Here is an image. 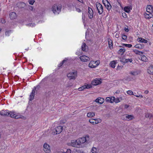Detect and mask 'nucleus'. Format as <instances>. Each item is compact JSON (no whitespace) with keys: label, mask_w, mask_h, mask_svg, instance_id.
<instances>
[{"label":"nucleus","mask_w":153,"mask_h":153,"mask_svg":"<svg viewBox=\"0 0 153 153\" xmlns=\"http://www.w3.org/2000/svg\"><path fill=\"white\" fill-rule=\"evenodd\" d=\"M89 137V136L87 135L85 137L79 138L76 140H72L71 143H68V145L73 147L80 148L82 147L81 144L86 142V137L88 138Z\"/></svg>","instance_id":"f257e3e1"},{"label":"nucleus","mask_w":153,"mask_h":153,"mask_svg":"<svg viewBox=\"0 0 153 153\" xmlns=\"http://www.w3.org/2000/svg\"><path fill=\"white\" fill-rule=\"evenodd\" d=\"M61 8V5L54 4L52 7V10L55 14H58L60 12Z\"/></svg>","instance_id":"f03ea898"},{"label":"nucleus","mask_w":153,"mask_h":153,"mask_svg":"<svg viewBox=\"0 0 153 153\" xmlns=\"http://www.w3.org/2000/svg\"><path fill=\"white\" fill-rule=\"evenodd\" d=\"M77 76V72L76 71L71 72L67 75L68 77L70 79H75L76 78Z\"/></svg>","instance_id":"7ed1b4c3"},{"label":"nucleus","mask_w":153,"mask_h":153,"mask_svg":"<svg viewBox=\"0 0 153 153\" xmlns=\"http://www.w3.org/2000/svg\"><path fill=\"white\" fill-rule=\"evenodd\" d=\"M96 6L100 14H102L103 12V8L102 5L99 3L97 2L96 3Z\"/></svg>","instance_id":"20e7f679"},{"label":"nucleus","mask_w":153,"mask_h":153,"mask_svg":"<svg viewBox=\"0 0 153 153\" xmlns=\"http://www.w3.org/2000/svg\"><path fill=\"white\" fill-rule=\"evenodd\" d=\"M44 150L46 153H50L51 152L50 146L47 143H44L43 145Z\"/></svg>","instance_id":"39448f33"},{"label":"nucleus","mask_w":153,"mask_h":153,"mask_svg":"<svg viewBox=\"0 0 153 153\" xmlns=\"http://www.w3.org/2000/svg\"><path fill=\"white\" fill-rule=\"evenodd\" d=\"M123 118L124 120L129 121L133 119L134 117L133 115L126 114L123 116Z\"/></svg>","instance_id":"423d86ee"},{"label":"nucleus","mask_w":153,"mask_h":153,"mask_svg":"<svg viewBox=\"0 0 153 153\" xmlns=\"http://www.w3.org/2000/svg\"><path fill=\"white\" fill-rule=\"evenodd\" d=\"M0 114L2 116H8L9 115V111L6 110H2L0 111Z\"/></svg>","instance_id":"0eeeda50"},{"label":"nucleus","mask_w":153,"mask_h":153,"mask_svg":"<svg viewBox=\"0 0 153 153\" xmlns=\"http://www.w3.org/2000/svg\"><path fill=\"white\" fill-rule=\"evenodd\" d=\"M88 13L89 18L91 19L93 17V11L91 8L88 7Z\"/></svg>","instance_id":"6e6552de"},{"label":"nucleus","mask_w":153,"mask_h":153,"mask_svg":"<svg viewBox=\"0 0 153 153\" xmlns=\"http://www.w3.org/2000/svg\"><path fill=\"white\" fill-rule=\"evenodd\" d=\"M79 58L81 61L83 62H85L90 60L89 57L85 55L81 56Z\"/></svg>","instance_id":"1a4fd4ad"},{"label":"nucleus","mask_w":153,"mask_h":153,"mask_svg":"<svg viewBox=\"0 0 153 153\" xmlns=\"http://www.w3.org/2000/svg\"><path fill=\"white\" fill-rule=\"evenodd\" d=\"M101 83V82L98 79L93 80L91 82V84L94 85H97Z\"/></svg>","instance_id":"9d476101"},{"label":"nucleus","mask_w":153,"mask_h":153,"mask_svg":"<svg viewBox=\"0 0 153 153\" xmlns=\"http://www.w3.org/2000/svg\"><path fill=\"white\" fill-rule=\"evenodd\" d=\"M146 11L148 13H152L153 11V7L151 5H148L146 7Z\"/></svg>","instance_id":"9b49d317"},{"label":"nucleus","mask_w":153,"mask_h":153,"mask_svg":"<svg viewBox=\"0 0 153 153\" xmlns=\"http://www.w3.org/2000/svg\"><path fill=\"white\" fill-rule=\"evenodd\" d=\"M114 97L112 96L111 97H107L105 100V101L108 102L113 103L114 102Z\"/></svg>","instance_id":"f8f14e48"},{"label":"nucleus","mask_w":153,"mask_h":153,"mask_svg":"<svg viewBox=\"0 0 153 153\" xmlns=\"http://www.w3.org/2000/svg\"><path fill=\"white\" fill-rule=\"evenodd\" d=\"M35 88L33 90L32 92L30 94L29 99V101H32L34 99L35 95Z\"/></svg>","instance_id":"ddd939ff"},{"label":"nucleus","mask_w":153,"mask_h":153,"mask_svg":"<svg viewBox=\"0 0 153 153\" xmlns=\"http://www.w3.org/2000/svg\"><path fill=\"white\" fill-rule=\"evenodd\" d=\"M104 99L101 97L98 98L95 100L96 102L100 104H102L104 102Z\"/></svg>","instance_id":"4468645a"},{"label":"nucleus","mask_w":153,"mask_h":153,"mask_svg":"<svg viewBox=\"0 0 153 153\" xmlns=\"http://www.w3.org/2000/svg\"><path fill=\"white\" fill-rule=\"evenodd\" d=\"M63 127L62 126H59L56 128L55 129L56 132V134H59L61 132L62 130Z\"/></svg>","instance_id":"2eb2a0df"},{"label":"nucleus","mask_w":153,"mask_h":153,"mask_svg":"<svg viewBox=\"0 0 153 153\" xmlns=\"http://www.w3.org/2000/svg\"><path fill=\"white\" fill-rule=\"evenodd\" d=\"M18 7L19 8H25L26 6V4L23 2H19L17 4Z\"/></svg>","instance_id":"dca6fc26"},{"label":"nucleus","mask_w":153,"mask_h":153,"mask_svg":"<svg viewBox=\"0 0 153 153\" xmlns=\"http://www.w3.org/2000/svg\"><path fill=\"white\" fill-rule=\"evenodd\" d=\"M129 73L130 74L132 75L136 76L138 75L139 74H140V72L139 71L137 70L133 71H130Z\"/></svg>","instance_id":"f3484780"},{"label":"nucleus","mask_w":153,"mask_h":153,"mask_svg":"<svg viewBox=\"0 0 153 153\" xmlns=\"http://www.w3.org/2000/svg\"><path fill=\"white\" fill-rule=\"evenodd\" d=\"M96 62L91 61V62L88 65V66L89 67L91 68H95L99 64L97 63L96 65H94L93 63H96Z\"/></svg>","instance_id":"a211bd4d"},{"label":"nucleus","mask_w":153,"mask_h":153,"mask_svg":"<svg viewBox=\"0 0 153 153\" xmlns=\"http://www.w3.org/2000/svg\"><path fill=\"white\" fill-rule=\"evenodd\" d=\"M10 16L11 19H14L17 17L16 14L14 12L10 13Z\"/></svg>","instance_id":"6ab92c4d"},{"label":"nucleus","mask_w":153,"mask_h":153,"mask_svg":"<svg viewBox=\"0 0 153 153\" xmlns=\"http://www.w3.org/2000/svg\"><path fill=\"white\" fill-rule=\"evenodd\" d=\"M147 72L150 74H153V66H151L149 67Z\"/></svg>","instance_id":"aec40b11"},{"label":"nucleus","mask_w":153,"mask_h":153,"mask_svg":"<svg viewBox=\"0 0 153 153\" xmlns=\"http://www.w3.org/2000/svg\"><path fill=\"white\" fill-rule=\"evenodd\" d=\"M144 16H145V17L146 19H150L153 17V15L152 13H145L144 14Z\"/></svg>","instance_id":"412c9836"},{"label":"nucleus","mask_w":153,"mask_h":153,"mask_svg":"<svg viewBox=\"0 0 153 153\" xmlns=\"http://www.w3.org/2000/svg\"><path fill=\"white\" fill-rule=\"evenodd\" d=\"M95 113L93 112H89L87 114V116L89 118H91L94 116Z\"/></svg>","instance_id":"4be33fe9"},{"label":"nucleus","mask_w":153,"mask_h":153,"mask_svg":"<svg viewBox=\"0 0 153 153\" xmlns=\"http://www.w3.org/2000/svg\"><path fill=\"white\" fill-rule=\"evenodd\" d=\"M132 9V7L131 6L126 7H124V11L128 13H129L130 10Z\"/></svg>","instance_id":"5701e85b"},{"label":"nucleus","mask_w":153,"mask_h":153,"mask_svg":"<svg viewBox=\"0 0 153 153\" xmlns=\"http://www.w3.org/2000/svg\"><path fill=\"white\" fill-rule=\"evenodd\" d=\"M144 45H142L141 44H138L135 45V47L136 48L142 49H143L144 47Z\"/></svg>","instance_id":"b1692460"},{"label":"nucleus","mask_w":153,"mask_h":153,"mask_svg":"<svg viewBox=\"0 0 153 153\" xmlns=\"http://www.w3.org/2000/svg\"><path fill=\"white\" fill-rule=\"evenodd\" d=\"M138 41L142 43H146L147 42V41L143 38H138Z\"/></svg>","instance_id":"393cba45"},{"label":"nucleus","mask_w":153,"mask_h":153,"mask_svg":"<svg viewBox=\"0 0 153 153\" xmlns=\"http://www.w3.org/2000/svg\"><path fill=\"white\" fill-rule=\"evenodd\" d=\"M105 6L108 10H110L111 9V5L109 2L105 4Z\"/></svg>","instance_id":"a878e982"},{"label":"nucleus","mask_w":153,"mask_h":153,"mask_svg":"<svg viewBox=\"0 0 153 153\" xmlns=\"http://www.w3.org/2000/svg\"><path fill=\"white\" fill-rule=\"evenodd\" d=\"M88 48V46L86 45L85 43H84L82 44L81 48L82 50L83 51H86V49Z\"/></svg>","instance_id":"bb28decb"},{"label":"nucleus","mask_w":153,"mask_h":153,"mask_svg":"<svg viewBox=\"0 0 153 153\" xmlns=\"http://www.w3.org/2000/svg\"><path fill=\"white\" fill-rule=\"evenodd\" d=\"M108 47L110 48H111L112 47V41L110 39H108Z\"/></svg>","instance_id":"cd10ccee"},{"label":"nucleus","mask_w":153,"mask_h":153,"mask_svg":"<svg viewBox=\"0 0 153 153\" xmlns=\"http://www.w3.org/2000/svg\"><path fill=\"white\" fill-rule=\"evenodd\" d=\"M98 149L95 147H93L91 152L92 153H98Z\"/></svg>","instance_id":"c85d7f7f"},{"label":"nucleus","mask_w":153,"mask_h":153,"mask_svg":"<svg viewBox=\"0 0 153 153\" xmlns=\"http://www.w3.org/2000/svg\"><path fill=\"white\" fill-rule=\"evenodd\" d=\"M116 62L115 61H113L111 62L110 65L113 68H114L115 67Z\"/></svg>","instance_id":"c756f323"},{"label":"nucleus","mask_w":153,"mask_h":153,"mask_svg":"<svg viewBox=\"0 0 153 153\" xmlns=\"http://www.w3.org/2000/svg\"><path fill=\"white\" fill-rule=\"evenodd\" d=\"M89 122L90 123L93 124V125L96 124L98 123V122H97V123L95 122L94 119H91L89 120Z\"/></svg>","instance_id":"7c9ffc66"},{"label":"nucleus","mask_w":153,"mask_h":153,"mask_svg":"<svg viewBox=\"0 0 153 153\" xmlns=\"http://www.w3.org/2000/svg\"><path fill=\"white\" fill-rule=\"evenodd\" d=\"M9 115L10 117L12 118H15L16 114L14 112H9Z\"/></svg>","instance_id":"2f4dec72"},{"label":"nucleus","mask_w":153,"mask_h":153,"mask_svg":"<svg viewBox=\"0 0 153 153\" xmlns=\"http://www.w3.org/2000/svg\"><path fill=\"white\" fill-rule=\"evenodd\" d=\"M125 51L126 50L124 48H121L119 51L118 53L120 54L121 55H122L125 52Z\"/></svg>","instance_id":"473e14b6"},{"label":"nucleus","mask_w":153,"mask_h":153,"mask_svg":"<svg viewBox=\"0 0 153 153\" xmlns=\"http://www.w3.org/2000/svg\"><path fill=\"white\" fill-rule=\"evenodd\" d=\"M133 51L136 54L140 55L143 54V52L141 51H139L137 50H134Z\"/></svg>","instance_id":"72a5a7b5"},{"label":"nucleus","mask_w":153,"mask_h":153,"mask_svg":"<svg viewBox=\"0 0 153 153\" xmlns=\"http://www.w3.org/2000/svg\"><path fill=\"white\" fill-rule=\"evenodd\" d=\"M141 59L142 61L144 62H147L148 60L147 57L143 55L141 56Z\"/></svg>","instance_id":"f704fd0d"},{"label":"nucleus","mask_w":153,"mask_h":153,"mask_svg":"<svg viewBox=\"0 0 153 153\" xmlns=\"http://www.w3.org/2000/svg\"><path fill=\"white\" fill-rule=\"evenodd\" d=\"M120 61L122 62L126 63L127 62V59H125L123 57L120 58Z\"/></svg>","instance_id":"c9c22d12"},{"label":"nucleus","mask_w":153,"mask_h":153,"mask_svg":"<svg viewBox=\"0 0 153 153\" xmlns=\"http://www.w3.org/2000/svg\"><path fill=\"white\" fill-rule=\"evenodd\" d=\"M85 88H91L92 87L91 85V84H85L84 85Z\"/></svg>","instance_id":"e433bc0d"},{"label":"nucleus","mask_w":153,"mask_h":153,"mask_svg":"<svg viewBox=\"0 0 153 153\" xmlns=\"http://www.w3.org/2000/svg\"><path fill=\"white\" fill-rule=\"evenodd\" d=\"M127 94L130 95H134L133 94V92L131 90H128L127 92Z\"/></svg>","instance_id":"4c0bfd02"},{"label":"nucleus","mask_w":153,"mask_h":153,"mask_svg":"<svg viewBox=\"0 0 153 153\" xmlns=\"http://www.w3.org/2000/svg\"><path fill=\"white\" fill-rule=\"evenodd\" d=\"M84 85L79 88H78V90L79 91H83L84 89H85Z\"/></svg>","instance_id":"58836bf2"},{"label":"nucleus","mask_w":153,"mask_h":153,"mask_svg":"<svg viewBox=\"0 0 153 153\" xmlns=\"http://www.w3.org/2000/svg\"><path fill=\"white\" fill-rule=\"evenodd\" d=\"M68 60V59L67 58H65V59L63 60L59 64V67L61 66L62 65L63 63L65 62L66 61Z\"/></svg>","instance_id":"ea45409f"},{"label":"nucleus","mask_w":153,"mask_h":153,"mask_svg":"<svg viewBox=\"0 0 153 153\" xmlns=\"http://www.w3.org/2000/svg\"><path fill=\"white\" fill-rule=\"evenodd\" d=\"M114 102H115L116 103H118L120 101L119 100V99L118 98H115L114 97Z\"/></svg>","instance_id":"a19ab883"},{"label":"nucleus","mask_w":153,"mask_h":153,"mask_svg":"<svg viewBox=\"0 0 153 153\" xmlns=\"http://www.w3.org/2000/svg\"><path fill=\"white\" fill-rule=\"evenodd\" d=\"M123 45H124L126 47H128V48H131L132 46V45L131 44H123Z\"/></svg>","instance_id":"79ce46f5"},{"label":"nucleus","mask_w":153,"mask_h":153,"mask_svg":"<svg viewBox=\"0 0 153 153\" xmlns=\"http://www.w3.org/2000/svg\"><path fill=\"white\" fill-rule=\"evenodd\" d=\"M94 120H95V122H96L97 123L98 122V123H100L102 121L100 119H94Z\"/></svg>","instance_id":"37998d69"},{"label":"nucleus","mask_w":153,"mask_h":153,"mask_svg":"<svg viewBox=\"0 0 153 153\" xmlns=\"http://www.w3.org/2000/svg\"><path fill=\"white\" fill-rule=\"evenodd\" d=\"M122 39L124 40H126L127 39V37L126 35H122Z\"/></svg>","instance_id":"c03bdc74"},{"label":"nucleus","mask_w":153,"mask_h":153,"mask_svg":"<svg viewBox=\"0 0 153 153\" xmlns=\"http://www.w3.org/2000/svg\"><path fill=\"white\" fill-rule=\"evenodd\" d=\"M71 150L69 149H67L66 152H63L62 153H71Z\"/></svg>","instance_id":"a18cd8bd"},{"label":"nucleus","mask_w":153,"mask_h":153,"mask_svg":"<svg viewBox=\"0 0 153 153\" xmlns=\"http://www.w3.org/2000/svg\"><path fill=\"white\" fill-rule=\"evenodd\" d=\"M34 2H35L34 0H29V4H31V5H33V4L34 3Z\"/></svg>","instance_id":"49530a36"},{"label":"nucleus","mask_w":153,"mask_h":153,"mask_svg":"<svg viewBox=\"0 0 153 153\" xmlns=\"http://www.w3.org/2000/svg\"><path fill=\"white\" fill-rule=\"evenodd\" d=\"M102 2L103 4H104V5L107 4V3H108L109 2L107 0H102Z\"/></svg>","instance_id":"de8ad7c7"},{"label":"nucleus","mask_w":153,"mask_h":153,"mask_svg":"<svg viewBox=\"0 0 153 153\" xmlns=\"http://www.w3.org/2000/svg\"><path fill=\"white\" fill-rule=\"evenodd\" d=\"M151 115H150L149 113H147L145 114V117L146 118H149V117H150Z\"/></svg>","instance_id":"09e8293b"},{"label":"nucleus","mask_w":153,"mask_h":153,"mask_svg":"<svg viewBox=\"0 0 153 153\" xmlns=\"http://www.w3.org/2000/svg\"><path fill=\"white\" fill-rule=\"evenodd\" d=\"M72 86V84L71 83H68L66 87H71Z\"/></svg>","instance_id":"8fccbe9b"},{"label":"nucleus","mask_w":153,"mask_h":153,"mask_svg":"<svg viewBox=\"0 0 153 153\" xmlns=\"http://www.w3.org/2000/svg\"><path fill=\"white\" fill-rule=\"evenodd\" d=\"M21 115H17L16 114V116L15 117V118L16 119H18L20 118L21 117Z\"/></svg>","instance_id":"3c124183"},{"label":"nucleus","mask_w":153,"mask_h":153,"mask_svg":"<svg viewBox=\"0 0 153 153\" xmlns=\"http://www.w3.org/2000/svg\"><path fill=\"white\" fill-rule=\"evenodd\" d=\"M1 22L2 24H4L6 22L4 19H1Z\"/></svg>","instance_id":"603ef678"},{"label":"nucleus","mask_w":153,"mask_h":153,"mask_svg":"<svg viewBox=\"0 0 153 153\" xmlns=\"http://www.w3.org/2000/svg\"><path fill=\"white\" fill-rule=\"evenodd\" d=\"M122 16L124 18H126L127 17V16L126 14L125 13H122Z\"/></svg>","instance_id":"864d4df0"},{"label":"nucleus","mask_w":153,"mask_h":153,"mask_svg":"<svg viewBox=\"0 0 153 153\" xmlns=\"http://www.w3.org/2000/svg\"><path fill=\"white\" fill-rule=\"evenodd\" d=\"M10 32H11L10 30H9V31H6L5 33L6 35H7H7L8 36L9 34L10 33Z\"/></svg>","instance_id":"5fc2aeb1"},{"label":"nucleus","mask_w":153,"mask_h":153,"mask_svg":"<svg viewBox=\"0 0 153 153\" xmlns=\"http://www.w3.org/2000/svg\"><path fill=\"white\" fill-rule=\"evenodd\" d=\"M76 11L78 12H80L81 11V10L80 9L78 8H76Z\"/></svg>","instance_id":"6e6d98bb"},{"label":"nucleus","mask_w":153,"mask_h":153,"mask_svg":"<svg viewBox=\"0 0 153 153\" xmlns=\"http://www.w3.org/2000/svg\"><path fill=\"white\" fill-rule=\"evenodd\" d=\"M21 117L20 118L22 119L25 120L26 119V117L22 116L21 115Z\"/></svg>","instance_id":"4d7b16f0"},{"label":"nucleus","mask_w":153,"mask_h":153,"mask_svg":"<svg viewBox=\"0 0 153 153\" xmlns=\"http://www.w3.org/2000/svg\"><path fill=\"white\" fill-rule=\"evenodd\" d=\"M127 62H131L132 61V60L131 59H127Z\"/></svg>","instance_id":"13d9d810"},{"label":"nucleus","mask_w":153,"mask_h":153,"mask_svg":"<svg viewBox=\"0 0 153 153\" xmlns=\"http://www.w3.org/2000/svg\"><path fill=\"white\" fill-rule=\"evenodd\" d=\"M115 36L117 38H118L119 37V33H117L115 34Z\"/></svg>","instance_id":"bf43d9fd"},{"label":"nucleus","mask_w":153,"mask_h":153,"mask_svg":"<svg viewBox=\"0 0 153 153\" xmlns=\"http://www.w3.org/2000/svg\"><path fill=\"white\" fill-rule=\"evenodd\" d=\"M129 107V105H128L126 104L125 105L124 107L125 108H127Z\"/></svg>","instance_id":"052dcab7"},{"label":"nucleus","mask_w":153,"mask_h":153,"mask_svg":"<svg viewBox=\"0 0 153 153\" xmlns=\"http://www.w3.org/2000/svg\"><path fill=\"white\" fill-rule=\"evenodd\" d=\"M28 25H30V26H33L34 25V24H32V23H30V24H28Z\"/></svg>","instance_id":"680f3d73"},{"label":"nucleus","mask_w":153,"mask_h":153,"mask_svg":"<svg viewBox=\"0 0 153 153\" xmlns=\"http://www.w3.org/2000/svg\"><path fill=\"white\" fill-rule=\"evenodd\" d=\"M82 19L83 20H85V16L83 15V13H82Z\"/></svg>","instance_id":"e2e57ef3"},{"label":"nucleus","mask_w":153,"mask_h":153,"mask_svg":"<svg viewBox=\"0 0 153 153\" xmlns=\"http://www.w3.org/2000/svg\"><path fill=\"white\" fill-rule=\"evenodd\" d=\"M148 92H149V91L147 90H146L144 91V93L146 94H147L148 93Z\"/></svg>","instance_id":"0e129e2a"},{"label":"nucleus","mask_w":153,"mask_h":153,"mask_svg":"<svg viewBox=\"0 0 153 153\" xmlns=\"http://www.w3.org/2000/svg\"><path fill=\"white\" fill-rule=\"evenodd\" d=\"M139 97H141V98H143V96L142 95H139Z\"/></svg>","instance_id":"69168bd1"},{"label":"nucleus","mask_w":153,"mask_h":153,"mask_svg":"<svg viewBox=\"0 0 153 153\" xmlns=\"http://www.w3.org/2000/svg\"><path fill=\"white\" fill-rule=\"evenodd\" d=\"M125 30V31H126V32H128V28H127V29H126Z\"/></svg>","instance_id":"338daca9"},{"label":"nucleus","mask_w":153,"mask_h":153,"mask_svg":"<svg viewBox=\"0 0 153 153\" xmlns=\"http://www.w3.org/2000/svg\"><path fill=\"white\" fill-rule=\"evenodd\" d=\"M134 95L135 96L137 97H139V95Z\"/></svg>","instance_id":"774afa93"}]
</instances>
